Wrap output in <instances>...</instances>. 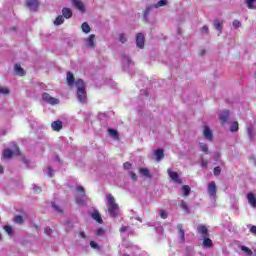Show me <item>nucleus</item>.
<instances>
[{
	"instance_id": "f257e3e1",
	"label": "nucleus",
	"mask_w": 256,
	"mask_h": 256,
	"mask_svg": "<svg viewBox=\"0 0 256 256\" xmlns=\"http://www.w3.org/2000/svg\"><path fill=\"white\" fill-rule=\"evenodd\" d=\"M67 83L69 87H72V85H75L77 92L76 95L78 97V101L80 103H85L87 101V91L85 90V82L83 80L78 79L75 81V77L73 76V73L67 72Z\"/></svg>"
},
{
	"instance_id": "f03ea898",
	"label": "nucleus",
	"mask_w": 256,
	"mask_h": 256,
	"mask_svg": "<svg viewBox=\"0 0 256 256\" xmlns=\"http://www.w3.org/2000/svg\"><path fill=\"white\" fill-rule=\"evenodd\" d=\"M107 201H108V213L110 217H117L119 213V205L115 203V198L113 197V195L108 194Z\"/></svg>"
},
{
	"instance_id": "7ed1b4c3",
	"label": "nucleus",
	"mask_w": 256,
	"mask_h": 256,
	"mask_svg": "<svg viewBox=\"0 0 256 256\" xmlns=\"http://www.w3.org/2000/svg\"><path fill=\"white\" fill-rule=\"evenodd\" d=\"M165 5H167V0H160L154 5L147 6L144 11L145 21H149V13H151L153 9H159V7H165Z\"/></svg>"
},
{
	"instance_id": "20e7f679",
	"label": "nucleus",
	"mask_w": 256,
	"mask_h": 256,
	"mask_svg": "<svg viewBox=\"0 0 256 256\" xmlns=\"http://www.w3.org/2000/svg\"><path fill=\"white\" fill-rule=\"evenodd\" d=\"M76 191L80 193L76 196V203L77 205H85L87 202V196L85 195V189L82 186H77Z\"/></svg>"
},
{
	"instance_id": "39448f33",
	"label": "nucleus",
	"mask_w": 256,
	"mask_h": 256,
	"mask_svg": "<svg viewBox=\"0 0 256 256\" xmlns=\"http://www.w3.org/2000/svg\"><path fill=\"white\" fill-rule=\"evenodd\" d=\"M207 191L211 197V200L215 201V198L217 197V185L215 184V181L208 183Z\"/></svg>"
},
{
	"instance_id": "423d86ee",
	"label": "nucleus",
	"mask_w": 256,
	"mask_h": 256,
	"mask_svg": "<svg viewBox=\"0 0 256 256\" xmlns=\"http://www.w3.org/2000/svg\"><path fill=\"white\" fill-rule=\"evenodd\" d=\"M167 173L170 179L173 181V183H177V185H181L183 183L181 181V178L179 177V174L173 171L171 168H168Z\"/></svg>"
},
{
	"instance_id": "0eeeda50",
	"label": "nucleus",
	"mask_w": 256,
	"mask_h": 256,
	"mask_svg": "<svg viewBox=\"0 0 256 256\" xmlns=\"http://www.w3.org/2000/svg\"><path fill=\"white\" fill-rule=\"evenodd\" d=\"M42 99L45 101V103H48L49 105H59V99L52 97L48 93H43Z\"/></svg>"
},
{
	"instance_id": "6e6552de",
	"label": "nucleus",
	"mask_w": 256,
	"mask_h": 256,
	"mask_svg": "<svg viewBox=\"0 0 256 256\" xmlns=\"http://www.w3.org/2000/svg\"><path fill=\"white\" fill-rule=\"evenodd\" d=\"M13 155H19V148L15 147L14 150L6 149L3 151V157L4 159H11Z\"/></svg>"
},
{
	"instance_id": "1a4fd4ad",
	"label": "nucleus",
	"mask_w": 256,
	"mask_h": 256,
	"mask_svg": "<svg viewBox=\"0 0 256 256\" xmlns=\"http://www.w3.org/2000/svg\"><path fill=\"white\" fill-rule=\"evenodd\" d=\"M84 43L88 49H95V34H91L84 40Z\"/></svg>"
},
{
	"instance_id": "9d476101",
	"label": "nucleus",
	"mask_w": 256,
	"mask_h": 256,
	"mask_svg": "<svg viewBox=\"0 0 256 256\" xmlns=\"http://www.w3.org/2000/svg\"><path fill=\"white\" fill-rule=\"evenodd\" d=\"M26 7H28L30 11H37L39 7V0H26Z\"/></svg>"
},
{
	"instance_id": "9b49d317",
	"label": "nucleus",
	"mask_w": 256,
	"mask_h": 256,
	"mask_svg": "<svg viewBox=\"0 0 256 256\" xmlns=\"http://www.w3.org/2000/svg\"><path fill=\"white\" fill-rule=\"evenodd\" d=\"M136 45L139 49H143V47H145V35H143V33H138L136 35Z\"/></svg>"
},
{
	"instance_id": "f8f14e48",
	"label": "nucleus",
	"mask_w": 256,
	"mask_h": 256,
	"mask_svg": "<svg viewBox=\"0 0 256 256\" xmlns=\"http://www.w3.org/2000/svg\"><path fill=\"white\" fill-rule=\"evenodd\" d=\"M220 123L225 125L229 122V110H222L219 114Z\"/></svg>"
},
{
	"instance_id": "ddd939ff",
	"label": "nucleus",
	"mask_w": 256,
	"mask_h": 256,
	"mask_svg": "<svg viewBox=\"0 0 256 256\" xmlns=\"http://www.w3.org/2000/svg\"><path fill=\"white\" fill-rule=\"evenodd\" d=\"M72 5L81 13H85V4L81 0H71Z\"/></svg>"
},
{
	"instance_id": "4468645a",
	"label": "nucleus",
	"mask_w": 256,
	"mask_h": 256,
	"mask_svg": "<svg viewBox=\"0 0 256 256\" xmlns=\"http://www.w3.org/2000/svg\"><path fill=\"white\" fill-rule=\"evenodd\" d=\"M246 197H247L249 205L251 207H253V209H256V197H255V194H253V192H249Z\"/></svg>"
},
{
	"instance_id": "2eb2a0df",
	"label": "nucleus",
	"mask_w": 256,
	"mask_h": 256,
	"mask_svg": "<svg viewBox=\"0 0 256 256\" xmlns=\"http://www.w3.org/2000/svg\"><path fill=\"white\" fill-rule=\"evenodd\" d=\"M203 135L207 141H213V132L209 128V126H205L203 130Z\"/></svg>"
},
{
	"instance_id": "dca6fc26",
	"label": "nucleus",
	"mask_w": 256,
	"mask_h": 256,
	"mask_svg": "<svg viewBox=\"0 0 256 256\" xmlns=\"http://www.w3.org/2000/svg\"><path fill=\"white\" fill-rule=\"evenodd\" d=\"M202 245L204 249H210V247H213V241L209 238V236H204Z\"/></svg>"
},
{
	"instance_id": "f3484780",
	"label": "nucleus",
	"mask_w": 256,
	"mask_h": 256,
	"mask_svg": "<svg viewBox=\"0 0 256 256\" xmlns=\"http://www.w3.org/2000/svg\"><path fill=\"white\" fill-rule=\"evenodd\" d=\"M198 233L202 235V237H209V230L206 228L205 225H200L197 227Z\"/></svg>"
},
{
	"instance_id": "a211bd4d",
	"label": "nucleus",
	"mask_w": 256,
	"mask_h": 256,
	"mask_svg": "<svg viewBox=\"0 0 256 256\" xmlns=\"http://www.w3.org/2000/svg\"><path fill=\"white\" fill-rule=\"evenodd\" d=\"M51 127L53 131H60L63 129V122H61L60 120L54 121L52 122Z\"/></svg>"
},
{
	"instance_id": "6ab92c4d",
	"label": "nucleus",
	"mask_w": 256,
	"mask_h": 256,
	"mask_svg": "<svg viewBox=\"0 0 256 256\" xmlns=\"http://www.w3.org/2000/svg\"><path fill=\"white\" fill-rule=\"evenodd\" d=\"M122 63L124 69H127V67H131L133 65V61H131V58H129V56H124L122 58Z\"/></svg>"
},
{
	"instance_id": "aec40b11",
	"label": "nucleus",
	"mask_w": 256,
	"mask_h": 256,
	"mask_svg": "<svg viewBox=\"0 0 256 256\" xmlns=\"http://www.w3.org/2000/svg\"><path fill=\"white\" fill-rule=\"evenodd\" d=\"M62 15L65 17V19H71V17H73V11H71L69 8H63Z\"/></svg>"
},
{
	"instance_id": "412c9836",
	"label": "nucleus",
	"mask_w": 256,
	"mask_h": 256,
	"mask_svg": "<svg viewBox=\"0 0 256 256\" xmlns=\"http://www.w3.org/2000/svg\"><path fill=\"white\" fill-rule=\"evenodd\" d=\"M139 173L141 177H147L148 179H151V172L147 168H140Z\"/></svg>"
},
{
	"instance_id": "4be33fe9",
	"label": "nucleus",
	"mask_w": 256,
	"mask_h": 256,
	"mask_svg": "<svg viewBox=\"0 0 256 256\" xmlns=\"http://www.w3.org/2000/svg\"><path fill=\"white\" fill-rule=\"evenodd\" d=\"M120 233L122 235V237H127L129 235V233H132L131 228L128 226H122L120 228Z\"/></svg>"
},
{
	"instance_id": "5701e85b",
	"label": "nucleus",
	"mask_w": 256,
	"mask_h": 256,
	"mask_svg": "<svg viewBox=\"0 0 256 256\" xmlns=\"http://www.w3.org/2000/svg\"><path fill=\"white\" fill-rule=\"evenodd\" d=\"M177 229H178V235L180 237V240L185 241V230H183V225L178 224Z\"/></svg>"
},
{
	"instance_id": "b1692460",
	"label": "nucleus",
	"mask_w": 256,
	"mask_h": 256,
	"mask_svg": "<svg viewBox=\"0 0 256 256\" xmlns=\"http://www.w3.org/2000/svg\"><path fill=\"white\" fill-rule=\"evenodd\" d=\"M14 71H15L16 75H19L20 77H23V75H25V70H23L21 68V65H19V64H16L14 66Z\"/></svg>"
},
{
	"instance_id": "393cba45",
	"label": "nucleus",
	"mask_w": 256,
	"mask_h": 256,
	"mask_svg": "<svg viewBox=\"0 0 256 256\" xmlns=\"http://www.w3.org/2000/svg\"><path fill=\"white\" fill-rule=\"evenodd\" d=\"M214 27L217 31H219L221 33V30L223 29V20L220 19H216L214 21Z\"/></svg>"
},
{
	"instance_id": "a878e982",
	"label": "nucleus",
	"mask_w": 256,
	"mask_h": 256,
	"mask_svg": "<svg viewBox=\"0 0 256 256\" xmlns=\"http://www.w3.org/2000/svg\"><path fill=\"white\" fill-rule=\"evenodd\" d=\"M92 219H94V221H97V223H103V219L101 218V214H99V211H94L92 213Z\"/></svg>"
},
{
	"instance_id": "bb28decb",
	"label": "nucleus",
	"mask_w": 256,
	"mask_h": 256,
	"mask_svg": "<svg viewBox=\"0 0 256 256\" xmlns=\"http://www.w3.org/2000/svg\"><path fill=\"white\" fill-rule=\"evenodd\" d=\"M154 155L156 157V161H161V159H163V157H165L164 153H163V149H158L154 152Z\"/></svg>"
},
{
	"instance_id": "cd10ccee",
	"label": "nucleus",
	"mask_w": 256,
	"mask_h": 256,
	"mask_svg": "<svg viewBox=\"0 0 256 256\" xmlns=\"http://www.w3.org/2000/svg\"><path fill=\"white\" fill-rule=\"evenodd\" d=\"M240 249H241V251H242L245 255H247V256L253 255V250L250 249V248L247 247V246H241Z\"/></svg>"
},
{
	"instance_id": "c85d7f7f",
	"label": "nucleus",
	"mask_w": 256,
	"mask_h": 256,
	"mask_svg": "<svg viewBox=\"0 0 256 256\" xmlns=\"http://www.w3.org/2000/svg\"><path fill=\"white\" fill-rule=\"evenodd\" d=\"M81 29H82L83 33H91V26H89V24L87 22H84L81 25Z\"/></svg>"
},
{
	"instance_id": "c756f323",
	"label": "nucleus",
	"mask_w": 256,
	"mask_h": 256,
	"mask_svg": "<svg viewBox=\"0 0 256 256\" xmlns=\"http://www.w3.org/2000/svg\"><path fill=\"white\" fill-rule=\"evenodd\" d=\"M246 5L248 9H256V0H246Z\"/></svg>"
},
{
	"instance_id": "7c9ffc66",
	"label": "nucleus",
	"mask_w": 256,
	"mask_h": 256,
	"mask_svg": "<svg viewBox=\"0 0 256 256\" xmlns=\"http://www.w3.org/2000/svg\"><path fill=\"white\" fill-rule=\"evenodd\" d=\"M108 133L110 135V137H113V139H117L119 137V134L117 133V130L115 129H108Z\"/></svg>"
},
{
	"instance_id": "2f4dec72",
	"label": "nucleus",
	"mask_w": 256,
	"mask_h": 256,
	"mask_svg": "<svg viewBox=\"0 0 256 256\" xmlns=\"http://www.w3.org/2000/svg\"><path fill=\"white\" fill-rule=\"evenodd\" d=\"M230 131L232 133H235L239 131V123L238 122H233L232 125L230 126Z\"/></svg>"
},
{
	"instance_id": "473e14b6",
	"label": "nucleus",
	"mask_w": 256,
	"mask_h": 256,
	"mask_svg": "<svg viewBox=\"0 0 256 256\" xmlns=\"http://www.w3.org/2000/svg\"><path fill=\"white\" fill-rule=\"evenodd\" d=\"M199 147L206 155L209 153V147L205 143H199Z\"/></svg>"
},
{
	"instance_id": "72a5a7b5",
	"label": "nucleus",
	"mask_w": 256,
	"mask_h": 256,
	"mask_svg": "<svg viewBox=\"0 0 256 256\" xmlns=\"http://www.w3.org/2000/svg\"><path fill=\"white\" fill-rule=\"evenodd\" d=\"M64 21V16H58L54 21V25H63Z\"/></svg>"
},
{
	"instance_id": "f704fd0d",
	"label": "nucleus",
	"mask_w": 256,
	"mask_h": 256,
	"mask_svg": "<svg viewBox=\"0 0 256 256\" xmlns=\"http://www.w3.org/2000/svg\"><path fill=\"white\" fill-rule=\"evenodd\" d=\"M180 207H181V209H183L184 213H186V214L189 213V207L187 206V202L181 201Z\"/></svg>"
},
{
	"instance_id": "c9c22d12",
	"label": "nucleus",
	"mask_w": 256,
	"mask_h": 256,
	"mask_svg": "<svg viewBox=\"0 0 256 256\" xmlns=\"http://www.w3.org/2000/svg\"><path fill=\"white\" fill-rule=\"evenodd\" d=\"M182 191H183L184 197H187L189 195V193H191V188H189V186H187V185H184L182 187Z\"/></svg>"
},
{
	"instance_id": "e433bc0d",
	"label": "nucleus",
	"mask_w": 256,
	"mask_h": 256,
	"mask_svg": "<svg viewBox=\"0 0 256 256\" xmlns=\"http://www.w3.org/2000/svg\"><path fill=\"white\" fill-rule=\"evenodd\" d=\"M90 247L92 249H95V251H99V249H100L99 244H97V242H95V241L90 242Z\"/></svg>"
},
{
	"instance_id": "4c0bfd02",
	"label": "nucleus",
	"mask_w": 256,
	"mask_h": 256,
	"mask_svg": "<svg viewBox=\"0 0 256 256\" xmlns=\"http://www.w3.org/2000/svg\"><path fill=\"white\" fill-rule=\"evenodd\" d=\"M14 223H18V224L23 223V216L18 215L16 217H14Z\"/></svg>"
},
{
	"instance_id": "58836bf2",
	"label": "nucleus",
	"mask_w": 256,
	"mask_h": 256,
	"mask_svg": "<svg viewBox=\"0 0 256 256\" xmlns=\"http://www.w3.org/2000/svg\"><path fill=\"white\" fill-rule=\"evenodd\" d=\"M232 25L234 29H239V27H241V22L239 20H234Z\"/></svg>"
},
{
	"instance_id": "ea45409f",
	"label": "nucleus",
	"mask_w": 256,
	"mask_h": 256,
	"mask_svg": "<svg viewBox=\"0 0 256 256\" xmlns=\"http://www.w3.org/2000/svg\"><path fill=\"white\" fill-rule=\"evenodd\" d=\"M119 41L120 43H127V37L125 36V34H120L119 35Z\"/></svg>"
},
{
	"instance_id": "a19ab883",
	"label": "nucleus",
	"mask_w": 256,
	"mask_h": 256,
	"mask_svg": "<svg viewBox=\"0 0 256 256\" xmlns=\"http://www.w3.org/2000/svg\"><path fill=\"white\" fill-rule=\"evenodd\" d=\"M0 95H9V90L5 87H0Z\"/></svg>"
},
{
	"instance_id": "79ce46f5",
	"label": "nucleus",
	"mask_w": 256,
	"mask_h": 256,
	"mask_svg": "<svg viewBox=\"0 0 256 256\" xmlns=\"http://www.w3.org/2000/svg\"><path fill=\"white\" fill-rule=\"evenodd\" d=\"M214 175L216 177H219V175H221V167L217 166L214 168Z\"/></svg>"
},
{
	"instance_id": "37998d69",
	"label": "nucleus",
	"mask_w": 256,
	"mask_h": 256,
	"mask_svg": "<svg viewBox=\"0 0 256 256\" xmlns=\"http://www.w3.org/2000/svg\"><path fill=\"white\" fill-rule=\"evenodd\" d=\"M4 230L6 231V233H8V235H13V229L11 228V226H4Z\"/></svg>"
},
{
	"instance_id": "c03bdc74",
	"label": "nucleus",
	"mask_w": 256,
	"mask_h": 256,
	"mask_svg": "<svg viewBox=\"0 0 256 256\" xmlns=\"http://www.w3.org/2000/svg\"><path fill=\"white\" fill-rule=\"evenodd\" d=\"M160 217H161V219H167V217H168L167 211L160 210Z\"/></svg>"
},
{
	"instance_id": "a18cd8bd",
	"label": "nucleus",
	"mask_w": 256,
	"mask_h": 256,
	"mask_svg": "<svg viewBox=\"0 0 256 256\" xmlns=\"http://www.w3.org/2000/svg\"><path fill=\"white\" fill-rule=\"evenodd\" d=\"M247 227L250 229V233L256 236V226L248 225Z\"/></svg>"
},
{
	"instance_id": "49530a36",
	"label": "nucleus",
	"mask_w": 256,
	"mask_h": 256,
	"mask_svg": "<svg viewBox=\"0 0 256 256\" xmlns=\"http://www.w3.org/2000/svg\"><path fill=\"white\" fill-rule=\"evenodd\" d=\"M207 165H209V162L205 159L202 158V161H201V167L203 169L207 168Z\"/></svg>"
},
{
	"instance_id": "de8ad7c7",
	"label": "nucleus",
	"mask_w": 256,
	"mask_h": 256,
	"mask_svg": "<svg viewBox=\"0 0 256 256\" xmlns=\"http://www.w3.org/2000/svg\"><path fill=\"white\" fill-rule=\"evenodd\" d=\"M52 207H53V209H55V211H58V213H62L61 208H59V206H57V204H55V202H52Z\"/></svg>"
},
{
	"instance_id": "09e8293b",
	"label": "nucleus",
	"mask_w": 256,
	"mask_h": 256,
	"mask_svg": "<svg viewBox=\"0 0 256 256\" xmlns=\"http://www.w3.org/2000/svg\"><path fill=\"white\" fill-rule=\"evenodd\" d=\"M96 235H105V230L103 228H99L97 231H96Z\"/></svg>"
},
{
	"instance_id": "8fccbe9b",
	"label": "nucleus",
	"mask_w": 256,
	"mask_h": 256,
	"mask_svg": "<svg viewBox=\"0 0 256 256\" xmlns=\"http://www.w3.org/2000/svg\"><path fill=\"white\" fill-rule=\"evenodd\" d=\"M47 173H48V177H53V168L48 167Z\"/></svg>"
},
{
	"instance_id": "3c124183",
	"label": "nucleus",
	"mask_w": 256,
	"mask_h": 256,
	"mask_svg": "<svg viewBox=\"0 0 256 256\" xmlns=\"http://www.w3.org/2000/svg\"><path fill=\"white\" fill-rule=\"evenodd\" d=\"M44 232L47 234V235H51V233H53V230L50 228V227H46Z\"/></svg>"
},
{
	"instance_id": "603ef678",
	"label": "nucleus",
	"mask_w": 256,
	"mask_h": 256,
	"mask_svg": "<svg viewBox=\"0 0 256 256\" xmlns=\"http://www.w3.org/2000/svg\"><path fill=\"white\" fill-rule=\"evenodd\" d=\"M33 190L35 191V193H41V187L38 186H33Z\"/></svg>"
},
{
	"instance_id": "864d4df0",
	"label": "nucleus",
	"mask_w": 256,
	"mask_h": 256,
	"mask_svg": "<svg viewBox=\"0 0 256 256\" xmlns=\"http://www.w3.org/2000/svg\"><path fill=\"white\" fill-rule=\"evenodd\" d=\"M124 169H131V163L129 162L124 163Z\"/></svg>"
},
{
	"instance_id": "5fc2aeb1",
	"label": "nucleus",
	"mask_w": 256,
	"mask_h": 256,
	"mask_svg": "<svg viewBox=\"0 0 256 256\" xmlns=\"http://www.w3.org/2000/svg\"><path fill=\"white\" fill-rule=\"evenodd\" d=\"M248 135L249 137H253V128H248Z\"/></svg>"
},
{
	"instance_id": "6e6d98bb",
	"label": "nucleus",
	"mask_w": 256,
	"mask_h": 256,
	"mask_svg": "<svg viewBox=\"0 0 256 256\" xmlns=\"http://www.w3.org/2000/svg\"><path fill=\"white\" fill-rule=\"evenodd\" d=\"M202 33H209V28L207 26H204L202 28Z\"/></svg>"
},
{
	"instance_id": "4d7b16f0",
	"label": "nucleus",
	"mask_w": 256,
	"mask_h": 256,
	"mask_svg": "<svg viewBox=\"0 0 256 256\" xmlns=\"http://www.w3.org/2000/svg\"><path fill=\"white\" fill-rule=\"evenodd\" d=\"M131 177L134 181L137 179V175L135 173H131Z\"/></svg>"
},
{
	"instance_id": "13d9d810",
	"label": "nucleus",
	"mask_w": 256,
	"mask_h": 256,
	"mask_svg": "<svg viewBox=\"0 0 256 256\" xmlns=\"http://www.w3.org/2000/svg\"><path fill=\"white\" fill-rule=\"evenodd\" d=\"M79 235H80V237H81L82 239H85V237H86L85 234H84V232H80Z\"/></svg>"
},
{
	"instance_id": "bf43d9fd",
	"label": "nucleus",
	"mask_w": 256,
	"mask_h": 256,
	"mask_svg": "<svg viewBox=\"0 0 256 256\" xmlns=\"http://www.w3.org/2000/svg\"><path fill=\"white\" fill-rule=\"evenodd\" d=\"M0 173H3V166L0 165Z\"/></svg>"
},
{
	"instance_id": "052dcab7",
	"label": "nucleus",
	"mask_w": 256,
	"mask_h": 256,
	"mask_svg": "<svg viewBox=\"0 0 256 256\" xmlns=\"http://www.w3.org/2000/svg\"><path fill=\"white\" fill-rule=\"evenodd\" d=\"M157 231H163V228H162V227H159V228L157 229Z\"/></svg>"
},
{
	"instance_id": "680f3d73",
	"label": "nucleus",
	"mask_w": 256,
	"mask_h": 256,
	"mask_svg": "<svg viewBox=\"0 0 256 256\" xmlns=\"http://www.w3.org/2000/svg\"><path fill=\"white\" fill-rule=\"evenodd\" d=\"M253 255L256 256V249L253 251Z\"/></svg>"
},
{
	"instance_id": "e2e57ef3",
	"label": "nucleus",
	"mask_w": 256,
	"mask_h": 256,
	"mask_svg": "<svg viewBox=\"0 0 256 256\" xmlns=\"http://www.w3.org/2000/svg\"><path fill=\"white\" fill-rule=\"evenodd\" d=\"M202 55H205V51H202Z\"/></svg>"
},
{
	"instance_id": "0e129e2a",
	"label": "nucleus",
	"mask_w": 256,
	"mask_h": 256,
	"mask_svg": "<svg viewBox=\"0 0 256 256\" xmlns=\"http://www.w3.org/2000/svg\"><path fill=\"white\" fill-rule=\"evenodd\" d=\"M137 221H141V218H137Z\"/></svg>"
},
{
	"instance_id": "69168bd1",
	"label": "nucleus",
	"mask_w": 256,
	"mask_h": 256,
	"mask_svg": "<svg viewBox=\"0 0 256 256\" xmlns=\"http://www.w3.org/2000/svg\"><path fill=\"white\" fill-rule=\"evenodd\" d=\"M0 241H1V234H0Z\"/></svg>"
},
{
	"instance_id": "338daca9",
	"label": "nucleus",
	"mask_w": 256,
	"mask_h": 256,
	"mask_svg": "<svg viewBox=\"0 0 256 256\" xmlns=\"http://www.w3.org/2000/svg\"><path fill=\"white\" fill-rule=\"evenodd\" d=\"M124 256H129V255H124Z\"/></svg>"
}]
</instances>
